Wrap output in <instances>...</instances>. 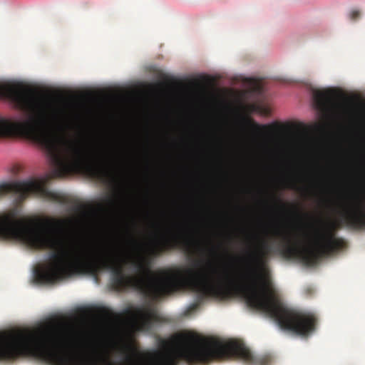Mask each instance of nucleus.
I'll use <instances>...</instances> for the list:
<instances>
[{
  "label": "nucleus",
  "instance_id": "f8f14e48",
  "mask_svg": "<svg viewBox=\"0 0 365 365\" xmlns=\"http://www.w3.org/2000/svg\"><path fill=\"white\" fill-rule=\"evenodd\" d=\"M14 169L16 170H14V173L16 174H17L19 172H20V170H21L20 167H19V166L15 167Z\"/></svg>",
  "mask_w": 365,
  "mask_h": 365
},
{
  "label": "nucleus",
  "instance_id": "1a4fd4ad",
  "mask_svg": "<svg viewBox=\"0 0 365 365\" xmlns=\"http://www.w3.org/2000/svg\"><path fill=\"white\" fill-rule=\"evenodd\" d=\"M129 242L135 246L138 245L137 240L131 235H129Z\"/></svg>",
  "mask_w": 365,
  "mask_h": 365
},
{
  "label": "nucleus",
  "instance_id": "423d86ee",
  "mask_svg": "<svg viewBox=\"0 0 365 365\" xmlns=\"http://www.w3.org/2000/svg\"><path fill=\"white\" fill-rule=\"evenodd\" d=\"M245 126L256 136L267 135L274 132L277 127L276 123L269 125H259L253 119L247 118L245 119Z\"/></svg>",
  "mask_w": 365,
  "mask_h": 365
},
{
  "label": "nucleus",
  "instance_id": "39448f33",
  "mask_svg": "<svg viewBox=\"0 0 365 365\" xmlns=\"http://www.w3.org/2000/svg\"><path fill=\"white\" fill-rule=\"evenodd\" d=\"M339 97L334 89L316 91L313 93L317 108L328 116H338L347 111V107L339 101Z\"/></svg>",
  "mask_w": 365,
  "mask_h": 365
},
{
  "label": "nucleus",
  "instance_id": "ddd939ff",
  "mask_svg": "<svg viewBox=\"0 0 365 365\" xmlns=\"http://www.w3.org/2000/svg\"><path fill=\"white\" fill-rule=\"evenodd\" d=\"M197 307H198L197 304H194L192 305L191 309H192V310L195 309L197 308Z\"/></svg>",
  "mask_w": 365,
  "mask_h": 365
},
{
  "label": "nucleus",
  "instance_id": "f257e3e1",
  "mask_svg": "<svg viewBox=\"0 0 365 365\" xmlns=\"http://www.w3.org/2000/svg\"><path fill=\"white\" fill-rule=\"evenodd\" d=\"M0 97L9 99L23 113L21 119L0 116V138L26 136L35 140L46 149L53 167L46 179L1 183L0 197L11 195L17 206L31 195L64 205L68 202L67 197L49 190L46 187L48 180L83 170L105 181L114 171L113 155L57 136L51 130L56 115L53 108L31 89L0 85Z\"/></svg>",
  "mask_w": 365,
  "mask_h": 365
},
{
  "label": "nucleus",
  "instance_id": "20e7f679",
  "mask_svg": "<svg viewBox=\"0 0 365 365\" xmlns=\"http://www.w3.org/2000/svg\"><path fill=\"white\" fill-rule=\"evenodd\" d=\"M123 314L130 321L135 330L140 331H148L155 324L163 322L158 309L151 304L126 308Z\"/></svg>",
  "mask_w": 365,
  "mask_h": 365
},
{
  "label": "nucleus",
  "instance_id": "9d476101",
  "mask_svg": "<svg viewBox=\"0 0 365 365\" xmlns=\"http://www.w3.org/2000/svg\"><path fill=\"white\" fill-rule=\"evenodd\" d=\"M108 203L111 205V206H115L117 205V204L118 203V200H116V199H113V198H109L108 199Z\"/></svg>",
  "mask_w": 365,
  "mask_h": 365
},
{
  "label": "nucleus",
  "instance_id": "7ed1b4c3",
  "mask_svg": "<svg viewBox=\"0 0 365 365\" xmlns=\"http://www.w3.org/2000/svg\"><path fill=\"white\" fill-rule=\"evenodd\" d=\"M339 225V222L328 223L317 233L312 247L304 245L302 237L304 235L298 227L277 230L274 236L279 240L277 252L287 259H299L307 265H316L322 258L329 257L343 248L344 240L337 237L335 233Z\"/></svg>",
  "mask_w": 365,
  "mask_h": 365
},
{
  "label": "nucleus",
  "instance_id": "4468645a",
  "mask_svg": "<svg viewBox=\"0 0 365 365\" xmlns=\"http://www.w3.org/2000/svg\"><path fill=\"white\" fill-rule=\"evenodd\" d=\"M277 200L278 202H279L280 203H282V201H281V200H280L279 198H277Z\"/></svg>",
  "mask_w": 365,
  "mask_h": 365
},
{
  "label": "nucleus",
  "instance_id": "6e6552de",
  "mask_svg": "<svg viewBox=\"0 0 365 365\" xmlns=\"http://www.w3.org/2000/svg\"><path fill=\"white\" fill-rule=\"evenodd\" d=\"M360 17V12L358 10H354L352 11L350 14H349V18L353 20V21H355L357 19H359Z\"/></svg>",
  "mask_w": 365,
  "mask_h": 365
},
{
  "label": "nucleus",
  "instance_id": "0eeeda50",
  "mask_svg": "<svg viewBox=\"0 0 365 365\" xmlns=\"http://www.w3.org/2000/svg\"><path fill=\"white\" fill-rule=\"evenodd\" d=\"M286 187L293 190H299L297 186V181L293 178H288L286 180Z\"/></svg>",
  "mask_w": 365,
  "mask_h": 365
},
{
  "label": "nucleus",
  "instance_id": "f03ea898",
  "mask_svg": "<svg viewBox=\"0 0 365 365\" xmlns=\"http://www.w3.org/2000/svg\"><path fill=\"white\" fill-rule=\"evenodd\" d=\"M17 211L0 214V237H13L27 247L37 250H51V262L37 268L34 276L41 284H53L76 274L110 272L113 287L117 291L128 289V250L123 245L106 246L88 245L74 239L56 237L55 234L66 225L65 220L53 217H22Z\"/></svg>",
  "mask_w": 365,
  "mask_h": 365
},
{
  "label": "nucleus",
  "instance_id": "9b49d317",
  "mask_svg": "<svg viewBox=\"0 0 365 365\" xmlns=\"http://www.w3.org/2000/svg\"><path fill=\"white\" fill-rule=\"evenodd\" d=\"M292 207L294 209V211L299 214L300 213V210H299L298 207L297 205H292Z\"/></svg>",
  "mask_w": 365,
  "mask_h": 365
}]
</instances>
